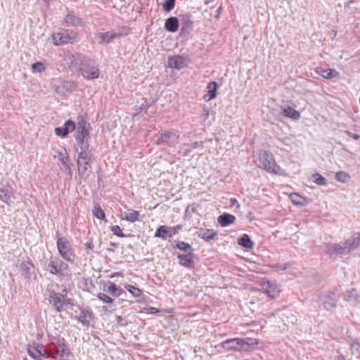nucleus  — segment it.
Here are the masks:
<instances>
[{"instance_id":"a18cd8bd","label":"nucleus","mask_w":360,"mask_h":360,"mask_svg":"<svg viewBox=\"0 0 360 360\" xmlns=\"http://www.w3.org/2000/svg\"><path fill=\"white\" fill-rule=\"evenodd\" d=\"M176 0H165L162 4V8L165 12H169L172 11L175 6Z\"/></svg>"},{"instance_id":"2f4dec72","label":"nucleus","mask_w":360,"mask_h":360,"mask_svg":"<svg viewBox=\"0 0 360 360\" xmlns=\"http://www.w3.org/2000/svg\"><path fill=\"white\" fill-rule=\"evenodd\" d=\"M174 243L175 246L173 247L178 248L179 250L184 252L185 253L193 252L194 251V249L192 248V246L184 241L177 240L174 241Z\"/></svg>"},{"instance_id":"49530a36","label":"nucleus","mask_w":360,"mask_h":360,"mask_svg":"<svg viewBox=\"0 0 360 360\" xmlns=\"http://www.w3.org/2000/svg\"><path fill=\"white\" fill-rule=\"evenodd\" d=\"M59 160L63 164V165L64 167H65L66 169L70 170V173H71V172H70V166L68 164V162L69 161V156L68 155H63V154H62L60 153V157H59Z\"/></svg>"},{"instance_id":"72a5a7b5","label":"nucleus","mask_w":360,"mask_h":360,"mask_svg":"<svg viewBox=\"0 0 360 360\" xmlns=\"http://www.w3.org/2000/svg\"><path fill=\"white\" fill-rule=\"evenodd\" d=\"M320 75L326 79H333L339 77V72H337L335 69H326L321 70L319 72Z\"/></svg>"},{"instance_id":"864d4df0","label":"nucleus","mask_w":360,"mask_h":360,"mask_svg":"<svg viewBox=\"0 0 360 360\" xmlns=\"http://www.w3.org/2000/svg\"><path fill=\"white\" fill-rule=\"evenodd\" d=\"M345 133L348 136L352 138L354 140H359L360 139V134H353L349 131H346Z\"/></svg>"},{"instance_id":"4be33fe9","label":"nucleus","mask_w":360,"mask_h":360,"mask_svg":"<svg viewBox=\"0 0 360 360\" xmlns=\"http://www.w3.org/2000/svg\"><path fill=\"white\" fill-rule=\"evenodd\" d=\"M92 160H77L78 172L80 176H87L91 172Z\"/></svg>"},{"instance_id":"ddd939ff","label":"nucleus","mask_w":360,"mask_h":360,"mask_svg":"<svg viewBox=\"0 0 360 360\" xmlns=\"http://www.w3.org/2000/svg\"><path fill=\"white\" fill-rule=\"evenodd\" d=\"M187 65V58L183 56H169L167 59V66L170 68L180 70Z\"/></svg>"},{"instance_id":"5701e85b","label":"nucleus","mask_w":360,"mask_h":360,"mask_svg":"<svg viewBox=\"0 0 360 360\" xmlns=\"http://www.w3.org/2000/svg\"><path fill=\"white\" fill-rule=\"evenodd\" d=\"M218 84L212 81L208 83L207 86V94L204 96V99L207 101H211L217 97Z\"/></svg>"},{"instance_id":"13d9d810","label":"nucleus","mask_w":360,"mask_h":360,"mask_svg":"<svg viewBox=\"0 0 360 360\" xmlns=\"http://www.w3.org/2000/svg\"><path fill=\"white\" fill-rule=\"evenodd\" d=\"M34 347H37L38 350L42 351V349H44V346L42 345L37 344L36 342H33Z\"/></svg>"},{"instance_id":"dca6fc26","label":"nucleus","mask_w":360,"mask_h":360,"mask_svg":"<svg viewBox=\"0 0 360 360\" xmlns=\"http://www.w3.org/2000/svg\"><path fill=\"white\" fill-rule=\"evenodd\" d=\"M193 252H188L185 254H178L176 255L179 259V264L184 267L192 269L194 266Z\"/></svg>"},{"instance_id":"ea45409f","label":"nucleus","mask_w":360,"mask_h":360,"mask_svg":"<svg viewBox=\"0 0 360 360\" xmlns=\"http://www.w3.org/2000/svg\"><path fill=\"white\" fill-rule=\"evenodd\" d=\"M290 198L291 202L296 205H304V198H302L301 195H300L297 193H291L290 195Z\"/></svg>"},{"instance_id":"bb28decb","label":"nucleus","mask_w":360,"mask_h":360,"mask_svg":"<svg viewBox=\"0 0 360 360\" xmlns=\"http://www.w3.org/2000/svg\"><path fill=\"white\" fill-rule=\"evenodd\" d=\"M179 25V20L176 17H169L165 20V29L169 32H175Z\"/></svg>"},{"instance_id":"b1692460","label":"nucleus","mask_w":360,"mask_h":360,"mask_svg":"<svg viewBox=\"0 0 360 360\" xmlns=\"http://www.w3.org/2000/svg\"><path fill=\"white\" fill-rule=\"evenodd\" d=\"M180 20L181 22V32H189L193 26V21L191 19V15L186 13L180 15Z\"/></svg>"},{"instance_id":"e2e57ef3","label":"nucleus","mask_w":360,"mask_h":360,"mask_svg":"<svg viewBox=\"0 0 360 360\" xmlns=\"http://www.w3.org/2000/svg\"><path fill=\"white\" fill-rule=\"evenodd\" d=\"M338 359L339 360H345V357L344 355L340 354V356H338Z\"/></svg>"},{"instance_id":"9d476101","label":"nucleus","mask_w":360,"mask_h":360,"mask_svg":"<svg viewBox=\"0 0 360 360\" xmlns=\"http://www.w3.org/2000/svg\"><path fill=\"white\" fill-rule=\"evenodd\" d=\"M179 136L173 131H164L162 132L159 138L157 139L156 143L158 144L167 145L168 146H172L178 143Z\"/></svg>"},{"instance_id":"4d7b16f0","label":"nucleus","mask_w":360,"mask_h":360,"mask_svg":"<svg viewBox=\"0 0 360 360\" xmlns=\"http://www.w3.org/2000/svg\"><path fill=\"white\" fill-rule=\"evenodd\" d=\"M172 228H173L175 230V234H176L178 231L181 230L183 228V225L179 224L175 226H172Z\"/></svg>"},{"instance_id":"cd10ccee","label":"nucleus","mask_w":360,"mask_h":360,"mask_svg":"<svg viewBox=\"0 0 360 360\" xmlns=\"http://www.w3.org/2000/svg\"><path fill=\"white\" fill-rule=\"evenodd\" d=\"M235 220V216L228 213H224L217 218L218 223L223 227L231 225Z\"/></svg>"},{"instance_id":"c9c22d12","label":"nucleus","mask_w":360,"mask_h":360,"mask_svg":"<svg viewBox=\"0 0 360 360\" xmlns=\"http://www.w3.org/2000/svg\"><path fill=\"white\" fill-rule=\"evenodd\" d=\"M96 296L99 300L102 301L103 303L108 304L109 307L112 306L114 304V300L105 293L99 292Z\"/></svg>"},{"instance_id":"473e14b6","label":"nucleus","mask_w":360,"mask_h":360,"mask_svg":"<svg viewBox=\"0 0 360 360\" xmlns=\"http://www.w3.org/2000/svg\"><path fill=\"white\" fill-rule=\"evenodd\" d=\"M283 115L285 117L297 120L300 118V113L292 107H288L283 110Z\"/></svg>"},{"instance_id":"052dcab7","label":"nucleus","mask_w":360,"mask_h":360,"mask_svg":"<svg viewBox=\"0 0 360 360\" xmlns=\"http://www.w3.org/2000/svg\"><path fill=\"white\" fill-rule=\"evenodd\" d=\"M127 32V34H129V32H130V29L128 28V27H125V28H123L122 31H120L119 32H121V33H126Z\"/></svg>"},{"instance_id":"f3484780","label":"nucleus","mask_w":360,"mask_h":360,"mask_svg":"<svg viewBox=\"0 0 360 360\" xmlns=\"http://www.w3.org/2000/svg\"><path fill=\"white\" fill-rule=\"evenodd\" d=\"M75 319L83 326L88 327L90 325V322L94 319V314L91 311L83 309L79 314L75 316Z\"/></svg>"},{"instance_id":"0eeeda50","label":"nucleus","mask_w":360,"mask_h":360,"mask_svg":"<svg viewBox=\"0 0 360 360\" xmlns=\"http://www.w3.org/2000/svg\"><path fill=\"white\" fill-rule=\"evenodd\" d=\"M259 165L263 169L274 174H278L281 169L280 167L276 165L272 154L267 151H264L260 155Z\"/></svg>"},{"instance_id":"bf43d9fd","label":"nucleus","mask_w":360,"mask_h":360,"mask_svg":"<svg viewBox=\"0 0 360 360\" xmlns=\"http://www.w3.org/2000/svg\"><path fill=\"white\" fill-rule=\"evenodd\" d=\"M117 247V245L114 243H110V248H108V250L109 251H112L113 252L114 251V248Z\"/></svg>"},{"instance_id":"f8f14e48","label":"nucleus","mask_w":360,"mask_h":360,"mask_svg":"<svg viewBox=\"0 0 360 360\" xmlns=\"http://www.w3.org/2000/svg\"><path fill=\"white\" fill-rule=\"evenodd\" d=\"M126 35H127V32L126 33H121L113 31H108L106 32H99L97 34L96 37L98 40V43L103 44L109 43L115 38H120Z\"/></svg>"},{"instance_id":"69168bd1","label":"nucleus","mask_w":360,"mask_h":360,"mask_svg":"<svg viewBox=\"0 0 360 360\" xmlns=\"http://www.w3.org/2000/svg\"><path fill=\"white\" fill-rule=\"evenodd\" d=\"M67 85H70V84L68 82H65L63 84V87H65Z\"/></svg>"},{"instance_id":"de8ad7c7","label":"nucleus","mask_w":360,"mask_h":360,"mask_svg":"<svg viewBox=\"0 0 360 360\" xmlns=\"http://www.w3.org/2000/svg\"><path fill=\"white\" fill-rule=\"evenodd\" d=\"M349 177L345 172H338L335 174L336 179L340 182H346Z\"/></svg>"},{"instance_id":"6e6d98bb","label":"nucleus","mask_w":360,"mask_h":360,"mask_svg":"<svg viewBox=\"0 0 360 360\" xmlns=\"http://www.w3.org/2000/svg\"><path fill=\"white\" fill-rule=\"evenodd\" d=\"M231 202L233 206H236L237 207H240V204L236 198H231Z\"/></svg>"},{"instance_id":"680f3d73","label":"nucleus","mask_w":360,"mask_h":360,"mask_svg":"<svg viewBox=\"0 0 360 360\" xmlns=\"http://www.w3.org/2000/svg\"><path fill=\"white\" fill-rule=\"evenodd\" d=\"M122 272H117V273H115L113 276H112L111 277H113V276H122Z\"/></svg>"},{"instance_id":"774afa93","label":"nucleus","mask_w":360,"mask_h":360,"mask_svg":"<svg viewBox=\"0 0 360 360\" xmlns=\"http://www.w3.org/2000/svg\"><path fill=\"white\" fill-rule=\"evenodd\" d=\"M212 0L207 1L205 2V4H208L209 3H212Z\"/></svg>"},{"instance_id":"7ed1b4c3","label":"nucleus","mask_w":360,"mask_h":360,"mask_svg":"<svg viewBox=\"0 0 360 360\" xmlns=\"http://www.w3.org/2000/svg\"><path fill=\"white\" fill-rule=\"evenodd\" d=\"M44 269L53 275L59 276H65L70 274L68 264L59 257L53 256H51L49 261L44 264Z\"/></svg>"},{"instance_id":"4468645a","label":"nucleus","mask_w":360,"mask_h":360,"mask_svg":"<svg viewBox=\"0 0 360 360\" xmlns=\"http://www.w3.org/2000/svg\"><path fill=\"white\" fill-rule=\"evenodd\" d=\"M262 290L271 298H276L280 292V290L276 283L274 281H269L264 283L262 285Z\"/></svg>"},{"instance_id":"79ce46f5","label":"nucleus","mask_w":360,"mask_h":360,"mask_svg":"<svg viewBox=\"0 0 360 360\" xmlns=\"http://www.w3.org/2000/svg\"><path fill=\"white\" fill-rule=\"evenodd\" d=\"M312 179L318 185L325 186L327 184V179L319 173L313 174Z\"/></svg>"},{"instance_id":"6ab92c4d","label":"nucleus","mask_w":360,"mask_h":360,"mask_svg":"<svg viewBox=\"0 0 360 360\" xmlns=\"http://www.w3.org/2000/svg\"><path fill=\"white\" fill-rule=\"evenodd\" d=\"M343 298L352 306L356 307L360 304V295L353 288L346 291Z\"/></svg>"},{"instance_id":"3c124183","label":"nucleus","mask_w":360,"mask_h":360,"mask_svg":"<svg viewBox=\"0 0 360 360\" xmlns=\"http://www.w3.org/2000/svg\"><path fill=\"white\" fill-rule=\"evenodd\" d=\"M73 306V301L72 299L67 297L65 295H63V301H62V307L66 308L68 306Z\"/></svg>"},{"instance_id":"c85d7f7f","label":"nucleus","mask_w":360,"mask_h":360,"mask_svg":"<svg viewBox=\"0 0 360 360\" xmlns=\"http://www.w3.org/2000/svg\"><path fill=\"white\" fill-rule=\"evenodd\" d=\"M110 285L108 286L106 291L110 293L112 297H122V294H124V295H127L126 292L121 288L120 287L117 286L114 283H112L109 281Z\"/></svg>"},{"instance_id":"6e6552de","label":"nucleus","mask_w":360,"mask_h":360,"mask_svg":"<svg viewBox=\"0 0 360 360\" xmlns=\"http://www.w3.org/2000/svg\"><path fill=\"white\" fill-rule=\"evenodd\" d=\"M218 347L226 351H240L248 349L249 344L244 339L232 338L219 343Z\"/></svg>"},{"instance_id":"a211bd4d","label":"nucleus","mask_w":360,"mask_h":360,"mask_svg":"<svg viewBox=\"0 0 360 360\" xmlns=\"http://www.w3.org/2000/svg\"><path fill=\"white\" fill-rule=\"evenodd\" d=\"M175 235V230L172 226H160L158 227L155 233V237L162 239L171 238Z\"/></svg>"},{"instance_id":"37998d69","label":"nucleus","mask_w":360,"mask_h":360,"mask_svg":"<svg viewBox=\"0 0 360 360\" xmlns=\"http://www.w3.org/2000/svg\"><path fill=\"white\" fill-rule=\"evenodd\" d=\"M77 151L78 153H82V151L88 150L90 147L88 140L77 141Z\"/></svg>"},{"instance_id":"58836bf2","label":"nucleus","mask_w":360,"mask_h":360,"mask_svg":"<svg viewBox=\"0 0 360 360\" xmlns=\"http://www.w3.org/2000/svg\"><path fill=\"white\" fill-rule=\"evenodd\" d=\"M93 214L98 219L106 221L105 214L103 209L100 206H95L93 210Z\"/></svg>"},{"instance_id":"f03ea898","label":"nucleus","mask_w":360,"mask_h":360,"mask_svg":"<svg viewBox=\"0 0 360 360\" xmlns=\"http://www.w3.org/2000/svg\"><path fill=\"white\" fill-rule=\"evenodd\" d=\"M360 245V238L359 234L354 235L345 243L341 244H330L328 247L327 252L330 255H345L350 252L351 250L356 249Z\"/></svg>"},{"instance_id":"5fc2aeb1","label":"nucleus","mask_w":360,"mask_h":360,"mask_svg":"<svg viewBox=\"0 0 360 360\" xmlns=\"http://www.w3.org/2000/svg\"><path fill=\"white\" fill-rule=\"evenodd\" d=\"M191 146L193 148H196L202 146V141H195L192 143Z\"/></svg>"},{"instance_id":"0e129e2a","label":"nucleus","mask_w":360,"mask_h":360,"mask_svg":"<svg viewBox=\"0 0 360 360\" xmlns=\"http://www.w3.org/2000/svg\"><path fill=\"white\" fill-rule=\"evenodd\" d=\"M275 315H276V312H274V313L270 314L269 317L270 318V317H272V316H275Z\"/></svg>"},{"instance_id":"1a4fd4ad","label":"nucleus","mask_w":360,"mask_h":360,"mask_svg":"<svg viewBox=\"0 0 360 360\" xmlns=\"http://www.w3.org/2000/svg\"><path fill=\"white\" fill-rule=\"evenodd\" d=\"M90 124L87 122L83 117H79L77 125H75V139L76 141H86L89 139Z\"/></svg>"},{"instance_id":"2eb2a0df","label":"nucleus","mask_w":360,"mask_h":360,"mask_svg":"<svg viewBox=\"0 0 360 360\" xmlns=\"http://www.w3.org/2000/svg\"><path fill=\"white\" fill-rule=\"evenodd\" d=\"M75 129V123L69 120L66 121L63 127H56L55 129V133L57 136L62 138L65 137L70 131H72Z\"/></svg>"},{"instance_id":"f704fd0d","label":"nucleus","mask_w":360,"mask_h":360,"mask_svg":"<svg viewBox=\"0 0 360 360\" xmlns=\"http://www.w3.org/2000/svg\"><path fill=\"white\" fill-rule=\"evenodd\" d=\"M27 353L34 360H40L39 354H41V352L38 350L37 347H34L33 344L28 345Z\"/></svg>"},{"instance_id":"a878e982","label":"nucleus","mask_w":360,"mask_h":360,"mask_svg":"<svg viewBox=\"0 0 360 360\" xmlns=\"http://www.w3.org/2000/svg\"><path fill=\"white\" fill-rule=\"evenodd\" d=\"M33 269L34 265L31 262H23L20 265V274L25 279L30 278Z\"/></svg>"},{"instance_id":"c756f323","label":"nucleus","mask_w":360,"mask_h":360,"mask_svg":"<svg viewBox=\"0 0 360 360\" xmlns=\"http://www.w3.org/2000/svg\"><path fill=\"white\" fill-rule=\"evenodd\" d=\"M238 244L248 250H251L254 247V243L249 235L245 233L238 239Z\"/></svg>"},{"instance_id":"412c9836","label":"nucleus","mask_w":360,"mask_h":360,"mask_svg":"<svg viewBox=\"0 0 360 360\" xmlns=\"http://www.w3.org/2000/svg\"><path fill=\"white\" fill-rule=\"evenodd\" d=\"M64 22L68 26H79L83 24L82 20L73 11H68L64 18Z\"/></svg>"},{"instance_id":"c03bdc74","label":"nucleus","mask_w":360,"mask_h":360,"mask_svg":"<svg viewBox=\"0 0 360 360\" xmlns=\"http://www.w3.org/2000/svg\"><path fill=\"white\" fill-rule=\"evenodd\" d=\"M46 67L41 62H37L32 65V70L33 73H41L44 71Z\"/></svg>"},{"instance_id":"393cba45","label":"nucleus","mask_w":360,"mask_h":360,"mask_svg":"<svg viewBox=\"0 0 360 360\" xmlns=\"http://www.w3.org/2000/svg\"><path fill=\"white\" fill-rule=\"evenodd\" d=\"M198 236L207 242H210L212 240H214L217 236V233L213 229H201L196 232Z\"/></svg>"},{"instance_id":"338daca9","label":"nucleus","mask_w":360,"mask_h":360,"mask_svg":"<svg viewBox=\"0 0 360 360\" xmlns=\"http://www.w3.org/2000/svg\"><path fill=\"white\" fill-rule=\"evenodd\" d=\"M221 10H222L221 7H219V8L217 9V13H221Z\"/></svg>"},{"instance_id":"8fccbe9b","label":"nucleus","mask_w":360,"mask_h":360,"mask_svg":"<svg viewBox=\"0 0 360 360\" xmlns=\"http://www.w3.org/2000/svg\"><path fill=\"white\" fill-rule=\"evenodd\" d=\"M94 245L93 244V240L89 238L85 243V249L87 254H91L94 251Z\"/></svg>"},{"instance_id":"7c9ffc66","label":"nucleus","mask_w":360,"mask_h":360,"mask_svg":"<svg viewBox=\"0 0 360 360\" xmlns=\"http://www.w3.org/2000/svg\"><path fill=\"white\" fill-rule=\"evenodd\" d=\"M11 196V188L8 187L0 188V200L8 205H10Z\"/></svg>"},{"instance_id":"603ef678","label":"nucleus","mask_w":360,"mask_h":360,"mask_svg":"<svg viewBox=\"0 0 360 360\" xmlns=\"http://www.w3.org/2000/svg\"><path fill=\"white\" fill-rule=\"evenodd\" d=\"M40 352L41 354H39V359L40 358V356H43L44 358H49L51 356L50 352L46 349L45 348Z\"/></svg>"},{"instance_id":"f257e3e1","label":"nucleus","mask_w":360,"mask_h":360,"mask_svg":"<svg viewBox=\"0 0 360 360\" xmlns=\"http://www.w3.org/2000/svg\"><path fill=\"white\" fill-rule=\"evenodd\" d=\"M72 65L79 67V72L87 80H93L99 77L100 70L95 62L88 57L80 53H75L71 56Z\"/></svg>"},{"instance_id":"a19ab883","label":"nucleus","mask_w":360,"mask_h":360,"mask_svg":"<svg viewBox=\"0 0 360 360\" xmlns=\"http://www.w3.org/2000/svg\"><path fill=\"white\" fill-rule=\"evenodd\" d=\"M94 155L91 153L89 149L86 151H82L79 153L77 160H93Z\"/></svg>"},{"instance_id":"20e7f679","label":"nucleus","mask_w":360,"mask_h":360,"mask_svg":"<svg viewBox=\"0 0 360 360\" xmlns=\"http://www.w3.org/2000/svg\"><path fill=\"white\" fill-rule=\"evenodd\" d=\"M51 39L54 45L58 46L77 42L80 40V37L75 30H63L60 32L53 34Z\"/></svg>"},{"instance_id":"aec40b11","label":"nucleus","mask_w":360,"mask_h":360,"mask_svg":"<svg viewBox=\"0 0 360 360\" xmlns=\"http://www.w3.org/2000/svg\"><path fill=\"white\" fill-rule=\"evenodd\" d=\"M337 302L335 294L333 292H329L323 297V305L326 310H330L336 307Z\"/></svg>"},{"instance_id":"4c0bfd02","label":"nucleus","mask_w":360,"mask_h":360,"mask_svg":"<svg viewBox=\"0 0 360 360\" xmlns=\"http://www.w3.org/2000/svg\"><path fill=\"white\" fill-rule=\"evenodd\" d=\"M124 287L134 297H140L142 295V290L136 287L129 284L126 285Z\"/></svg>"},{"instance_id":"09e8293b","label":"nucleus","mask_w":360,"mask_h":360,"mask_svg":"<svg viewBox=\"0 0 360 360\" xmlns=\"http://www.w3.org/2000/svg\"><path fill=\"white\" fill-rule=\"evenodd\" d=\"M111 231L113 233L114 235L118 236V237H125V235L122 233V230L120 227L117 225L111 226Z\"/></svg>"},{"instance_id":"e433bc0d","label":"nucleus","mask_w":360,"mask_h":360,"mask_svg":"<svg viewBox=\"0 0 360 360\" xmlns=\"http://www.w3.org/2000/svg\"><path fill=\"white\" fill-rule=\"evenodd\" d=\"M139 212L136 210H131V212L125 214L124 219L129 222L134 223L139 220Z\"/></svg>"},{"instance_id":"423d86ee","label":"nucleus","mask_w":360,"mask_h":360,"mask_svg":"<svg viewBox=\"0 0 360 360\" xmlns=\"http://www.w3.org/2000/svg\"><path fill=\"white\" fill-rule=\"evenodd\" d=\"M51 351L53 352L51 356L54 359L59 356L60 360H67L70 355L69 348L64 342V340L55 338L51 344Z\"/></svg>"},{"instance_id":"9b49d317","label":"nucleus","mask_w":360,"mask_h":360,"mask_svg":"<svg viewBox=\"0 0 360 360\" xmlns=\"http://www.w3.org/2000/svg\"><path fill=\"white\" fill-rule=\"evenodd\" d=\"M63 294L58 293L54 290L49 291V302L57 312H61L65 310L62 307Z\"/></svg>"},{"instance_id":"39448f33","label":"nucleus","mask_w":360,"mask_h":360,"mask_svg":"<svg viewBox=\"0 0 360 360\" xmlns=\"http://www.w3.org/2000/svg\"><path fill=\"white\" fill-rule=\"evenodd\" d=\"M57 249L60 256L67 262H73L76 255L70 241L65 237H59L57 233Z\"/></svg>"}]
</instances>
